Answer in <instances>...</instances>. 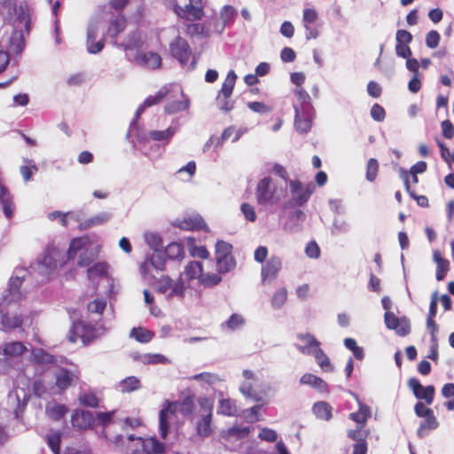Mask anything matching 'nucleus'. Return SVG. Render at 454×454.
I'll use <instances>...</instances> for the list:
<instances>
[{
    "mask_svg": "<svg viewBox=\"0 0 454 454\" xmlns=\"http://www.w3.org/2000/svg\"><path fill=\"white\" fill-rule=\"evenodd\" d=\"M194 403L191 397H186L182 403L166 400L159 413L160 434L166 439L170 429V419L174 417L177 410L184 416L191 415L193 411Z\"/></svg>",
    "mask_w": 454,
    "mask_h": 454,
    "instance_id": "f257e3e1",
    "label": "nucleus"
},
{
    "mask_svg": "<svg viewBox=\"0 0 454 454\" xmlns=\"http://www.w3.org/2000/svg\"><path fill=\"white\" fill-rule=\"evenodd\" d=\"M67 260V254L62 251L56 247H49L42 257L31 264V270L36 271L43 278H47L59 267L63 266Z\"/></svg>",
    "mask_w": 454,
    "mask_h": 454,
    "instance_id": "f03ea898",
    "label": "nucleus"
},
{
    "mask_svg": "<svg viewBox=\"0 0 454 454\" xmlns=\"http://www.w3.org/2000/svg\"><path fill=\"white\" fill-rule=\"evenodd\" d=\"M255 196L259 205L274 206L284 198L285 191L267 176L258 182Z\"/></svg>",
    "mask_w": 454,
    "mask_h": 454,
    "instance_id": "7ed1b4c3",
    "label": "nucleus"
},
{
    "mask_svg": "<svg viewBox=\"0 0 454 454\" xmlns=\"http://www.w3.org/2000/svg\"><path fill=\"white\" fill-rule=\"evenodd\" d=\"M88 239L84 238L74 239L67 252V259L73 260L78 255L77 264L81 267L89 266L96 258V253L86 247Z\"/></svg>",
    "mask_w": 454,
    "mask_h": 454,
    "instance_id": "20e7f679",
    "label": "nucleus"
},
{
    "mask_svg": "<svg viewBox=\"0 0 454 454\" xmlns=\"http://www.w3.org/2000/svg\"><path fill=\"white\" fill-rule=\"evenodd\" d=\"M169 51L171 56L177 59L184 68L187 70H193L195 68L197 61L194 57H192L191 48L185 39L176 36L170 43Z\"/></svg>",
    "mask_w": 454,
    "mask_h": 454,
    "instance_id": "39448f33",
    "label": "nucleus"
},
{
    "mask_svg": "<svg viewBox=\"0 0 454 454\" xmlns=\"http://www.w3.org/2000/svg\"><path fill=\"white\" fill-rule=\"evenodd\" d=\"M232 245L223 240L215 243L216 270L220 274L231 271L236 267V260L232 255Z\"/></svg>",
    "mask_w": 454,
    "mask_h": 454,
    "instance_id": "423d86ee",
    "label": "nucleus"
},
{
    "mask_svg": "<svg viewBox=\"0 0 454 454\" xmlns=\"http://www.w3.org/2000/svg\"><path fill=\"white\" fill-rule=\"evenodd\" d=\"M154 285L158 293L167 294L168 299L178 297L182 299L184 296L185 286L181 278L174 282L168 276H162L160 278L148 281Z\"/></svg>",
    "mask_w": 454,
    "mask_h": 454,
    "instance_id": "0eeeda50",
    "label": "nucleus"
},
{
    "mask_svg": "<svg viewBox=\"0 0 454 454\" xmlns=\"http://www.w3.org/2000/svg\"><path fill=\"white\" fill-rule=\"evenodd\" d=\"M31 269L27 270L24 268H16L13 275L10 278L9 287L4 290L2 294V303L4 304L7 301H18L21 298V293L20 287L26 278L27 274L35 273Z\"/></svg>",
    "mask_w": 454,
    "mask_h": 454,
    "instance_id": "6e6552de",
    "label": "nucleus"
},
{
    "mask_svg": "<svg viewBox=\"0 0 454 454\" xmlns=\"http://www.w3.org/2000/svg\"><path fill=\"white\" fill-rule=\"evenodd\" d=\"M166 257V254L163 250H155L141 264L140 271L146 281L155 279V276L153 274L152 270H155L156 271H162L165 270Z\"/></svg>",
    "mask_w": 454,
    "mask_h": 454,
    "instance_id": "1a4fd4ad",
    "label": "nucleus"
},
{
    "mask_svg": "<svg viewBox=\"0 0 454 454\" xmlns=\"http://www.w3.org/2000/svg\"><path fill=\"white\" fill-rule=\"evenodd\" d=\"M177 129L176 127L170 126L165 130L150 131L148 135L144 134L142 132H137L136 134V137L137 138V141L143 145L141 150L145 155H148L149 153L145 151V146L150 140L160 142L162 145L165 146L169 143V141L172 139Z\"/></svg>",
    "mask_w": 454,
    "mask_h": 454,
    "instance_id": "9d476101",
    "label": "nucleus"
},
{
    "mask_svg": "<svg viewBox=\"0 0 454 454\" xmlns=\"http://www.w3.org/2000/svg\"><path fill=\"white\" fill-rule=\"evenodd\" d=\"M143 44L144 40L141 33L137 30L129 32L121 43H118L117 41L114 42V46L123 49L129 61H130V55L136 56L137 52H140Z\"/></svg>",
    "mask_w": 454,
    "mask_h": 454,
    "instance_id": "9b49d317",
    "label": "nucleus"
},
{
    "mask_svg": "<svg viewBox=\"0 0 454 454\" xmlns=\"http://www.w3.org/2000/svg\"><path fill=\"white\" fill-rule=\"evenodd\" d=\"M135 449L131 454H160L164 452L165 446L155 437L142 439L138 437L134 443Z\"/></svg>",
    "mask_w": 454,
    "mask_h": 454,
    "instance_id": "f8f14e48",
    "label": "nucleus"
},
{
    "mask_svg": "<svg viewBox=\"0 0 454 454\" xmlns=\"http://www.w3.org/2000/svg\"><path fill=\"white\" fill-rule=\"evenodd\" d=\"M384 321L387 328L394 330L399 336H406L411 332L410 321L407 317H397L393 312L386 311Z\"/></svg>",
    "mask_w": 454,
    "mask_h": 454,
    "instance_id": "ddd939ff",
    "label": "nucleus"
},
{
    "mask_svg": "<svg viewBox=\"0 0 454 454\" xmlns=\"http://www.w3.org/2000/svg\"><path fill=\"white\" fill-rule=\"evenodd\" d=\"M100 28V21L99 20H90L88 27H87V40H86V46L87 51L90 54H97L100 52L104 46V41L98 40L95 43L96 38L98 35Z\"/></svg>",
    "mask_w": 454,
    "mask_h": 454,
    "instance_id": "4468645a",
    "label": "nucleus"
},
{
    "mask_svg": "<svg viewBox=\"0 0 454 454\" xmlns=\"http://www.w3.org/2000/svg\"><path fill=\"white\" fill-rule=\"evenodd\" d=\"M130 62L140 67L155 69L160 67L161 58L159 54L153 51H140L137 52L136 56L130 55Z\"/></svg>",
    "mask_w": 454,
    "mask_h": 454,
    "instance_id": "2eb2a0df",
    "label": "nucleus"
},
{
    "mask_svg": "<svg viewBox=\"0 0 454 454\" xmlns=\"http://www.w3.org/2000/svg\"><path fill=\"white\" fill-rule=\"evenodd\" d=\"M242 375L245 380L239 386L240 393L247 399L254 402L261 401V395L253 389L254 383L256 381L254 373L251 370H244Z\"/></svg>",
    "mask_w": 454,
    "mask_h": 454,
    "instance_id": "dca6fc26",
    "label": "nucleus"
},
{
    "mask_svg": "<svg viewBox=\"0 0 454 454\" xmlns=\"http://www.w3.org/2000/svg\"><path fill=\"white\" fill-rule=\"evenodd\" d=\"M288 184L291 193V200L285 207H287L289 205L301 207L308 202V194L305 193L304 186L300 181L289 180Z\"/></svg>",
    "mask_w": 454,
    "mask_h": 454,
    "instance_id": "f3484780",
    "label": "nucleus"
},
{
    "mask_svg": "<svg viewBox=\"0 0 454 454\" xmlns=\"http://www.w3.org/2000/svg\"><path fill=\"white\" fill-rule=\"evenodd\" d=\"M79 373L76 371H70L60 368L55 373V384L59 390H66L78 380Z\"/></svg>",
    "mask_w": 454,
    "mask_h": 454,
    "instance_id": "a211bd4d",
    "label": "nucleus"
},
{
    "mask_svg": "<svg viewBox=\"0 0 454 454\" xmlns=\"http://www.w3.org/2000/svg\"><path fill=\"white\" fill-rule=\"evenodd\" d=\"M305 214L301 209L290 212L287 220L283 224V230L287 233H298L302 231V223L305 220Z\"/></svg>",
    "mask_w": 454,
    "mask_h": 454,
    "instance_id": "6ab92c4d",
    "label": "nucleus"
},
{
    "mask_svg": "<svg viewBox=\"0 0 454 454\" xmlns=\"http://www.w3.org/2000/svg\"><path fill=\"white\" fill-rule=\"evenodd\" d=\"M282 267V261L278 256H272L262 268V283L272 282L278 276Z\"/></svg>",
    "mask_w": 454,
    "mask_h": 454,
    "instance_id": "aec40b11",
    "label": "nucleus"
},
{
    "mask_svg": "<svg viewBox=\"0 0 454 454\" xmlns=\"http://www.w3.org/2000/svg\"><path fill=\"white\" fill-rule=\"evenodd\" d=\"M92 331L93 329L82 321L74 322L71 330V335L69 336V340L71 342H75L77 337H79L84 343L86 341H90V340L95 337Z\"/></svg>",
    "mask_w": 454,
    "mask_h": 454,
    "instance_id": "412c9836",
    "label": "nucleus"
},
{
    "mask_svg": "<svg viewBox=\"0 0 454 454\" xmlns=\"http://www.w3.org/2000/svg\"><path fill=\"white\" fill-rule=\"evenodd\" d=\"M294 128L301 134L308 133L312 127L313 119L316 113L312 112H294Z\"/></svg>",
    "mask_w": 454,
    "mask_h": 454,
    "instance_id": "4be33fe9",
    "label": "nucleus"
},
{
    "mask_svg": "<svg viewBox=\"0 0 454 454\" xmlns=\"http://www.w3.org/2000/svg\"><path fill=\"white\" fill-rule=\"evenodd\" d=\"M294 95L296 97V101L294 103V112L315 111L311 104L310 96L302 87H296Z\"/></svg>",
    "mask_w": 454,
    "mask_h": 454,
    "instance_id": "5701e85b",
    "label": "nucleus"
},
{
    "mask_svg": "<svg viewBox=\"0 0 454 454\" xmlns=\"http://www.w3.org/2000/svg\"><path fill=\"white\" fill-rule=\"evenodd\" d=\"M71 422L74 427L86 429L92 426L94 416L89 411H75L72 416Z\"/></svg>",
    "mask_w": 454,
    "mask_h": 454,
    "instance_id": "b1692460",
    "label": "nucleus"
},
{
    "mask_svg": "<svg viewBox=\"0 0 454 454\" xmlns=\"http://www.w3.org/2000/svg\"><path fill=\"white\" fill-rule=\"evenodd\" d=\"M0 204L6 218L11 219L14 215L15 206L9 190L0 182Z\"/></svg>",
    "mask_w": 454,
    "mask_h": 454,
    "instance_id": "393cba45",
    "label": "nucleus"
},
{
    "mask_svg": "<svg viewBox=\"0 0 454 454\" xmlns=\"http://www.w3.org/2000/svg\"><path fill=\"white\" fill-rule=\"evenodd\" d=\"M112 218V214L109 212H100L79 223V230L83 231L89 229L103 225Z\"/></svg>",
    "mask_w": 454,
    "mask_h": 454,
    "instance_id": "a878e982",
    "label": "nucleus"
},
{
    "mask_svg": "<svg viewBox=\"0 0 454 454\" xmlns=\"http://www.w3.org/2000/svg\"><path fill=\"white\" fill-rule=\"evenodd\" d=\"M298 339L301 340L303 344H296L295 347L304 355H311L315 349L320 347V342L312 334H299Z\"/></svg>",
    "mask_w": 454,
    "mask_h": 454,
    "instance_id": "bb28decb",
    "label": "nucleus"
},
{
    "mask_svg": "<svg viewBox=\"0 0 454 454\" xmlns=\"http://www.w3.org/2000/svg\"><path fill=\"white\" fill-rule=\"evenodd\" d=\"M4 356L19 357L27 351V347L21 341H10L0 347Z\"/></svg>",
    "mask_w": 454,
    "mask_h": 454,
    "instance_id": "cd10ccee",
    "label": "nucleus"
},
{
    "mask_svg": "<svg viewBox=\"0 0 454 454\" xmlns=\"http://www.w3.org/2000/svg\"><path fill=\"white\" fill-rule=\"evenodd\" d=\"M300 383L311 386L321 393L326 392L328 389V386L325 380L311 373L303 374L300 379Z\"/></svg>",
    "mask_w": 454,
    "mask_h": 454,
    "instance_id": "c85d7f7f",
    "label": "nucleus"
},
{
    "mask_svg": "<svg viewBox=\"0 0 454 454\" xmlns=\"http://www.w3.org/2000/svg\"><path fill=\"white\" fill-rule=\"evenodd\" d=\"M359 409L356 412L349 414V419L355 421L357 426L364 427L367 419L371 417V408L358 401Z\"/></svg>",
    "mask_w": 454,
    "mask_h": 454,
    "instance_id": "c756f323",
    "label": "nucleus"
},
{
    "mask_svg": "<svg viewBox=\"0 0 454 454\" xmlns=\"http://www.w3.org/2000/svg\"><path fill=\"white\" fill-rule=\"evenodd\" d=\"M219 397L218 413L229 417L236 416L238 409L235 401L230 398H223L222 392L219 393Z\"/></svg>",
    "mask_w": 454,
    "mask_h": 454,
    "instance_id": "7c9ffc66",
    "label": "nucleus"
},
{
    "mask_svg": "<svg viewBox=\"0 0 454 454\" xmlns=\"http://www.w3.org/2000/svg\"><path fill=\"white\" fill-rule=\"evenodd\" d=\"M142 387L141 380L136 376H129L118 384V390L121 393H131Z\"/></svg>",
    "mask_w": 454,
    "mask_h": 454,
    "instance_id": "2f4dec72",
    "label": "nucleus"
},
{
    "mask_svg": "<svg viewBox=\"0 0 454 454\" xmlns=\"http://www.w3.org/2000/svg\"><path fill=\"white\" fill-rule=\"evenodd\" d=\"M126 26L127 20L125 17L119 15L111 20L106 34L116 41L118 35L126 28Z\"/></svg>",
    "mask_w": 454,
    "mask_h": 454,
    "instance_id": "473e14b6",
    "label": "nucleus"
},
{
    "mask_svg": "<svg viewBox=\"0 0 454 454\" xmlns=\"http://www.w3.org/2000/svg\"><path fill=\"white\" fill-rule=\"evenodd\" d=\"M212 414H200V419L196 425L197 434L200 436L207 437L212 432L211 428Z\"/></svg>",
    "mask_w": 454,
    "mask_h": 454,
    "instance_id": "72a5a7b5",
    "label": "nucleus"
},
{
    "mask_svg": "<svg viewBox=\"0 0 454 454\" xmlns=\"http://www.w3.org/2000/svg\"><path fill=\"white\" fill-rule=\"evenodd\" d=\"M312 411L317 419L329 420L332 418V407L326 402H317L314 403Z\"/></svg>",
    "mask_w": 454,
    "mask_h": 454,
    "instance_id": "f704fd0d",
    "label": "nucleus"
},
{
    "mask_svg": "<svg viewBox=\"0 0 454 454\" xmlns=\"http://www.w3.org/2000/svg\"><path fill=\"white\" fill-rule=\"evenodd\" d=\"M315 357V360L317 364L320 366L322 370L325 372H333V366L331 364V361L327 355L322 350V348L319 347L317 349L314 350V352L311 354Z\"/></svg>",
    "mask_w": 454,
    "mask_h": 454,
    "instance_id": "c9c22d12",
    "label": "nucleus"
},
{
    "mask_svg": "<svg viewBox=\"0 0 454 454\" xmlns=\"http://www.w3.org/2000/svg\"><path fill=\"white\" fill-rule=\"evenodd\" d=\"M203 271L202 262L193 261L189 262L184 269V275L189 280L201 278Z\"/></svg>",
    "mask_w": 454,
    "mask_h": 454,
    "instance_id": "e433bc0d",
    "label": "nucleus"
},
{
    "mask_svg": "<svg viewBox=\"0 0 454 454\" xmlns=\"http://www.w3.org/2000/svg\"><path fill=\"white\" fill-rule=\"evenodd\" d=\"M237 74L233 70H230L218 93L225 97H231L236 83Z\"/></svg>",
    "mask_w": 454,
    "mask_h": 454,
    "instance_id": "4c0bfd02",
    "label": "nucleus"
},
{
    "mask_svg": "<svg viewBox=\"0 0 454 454\" xmlns=\"http://www.w3.org/2000/svg\"><path fill=\"white\" fill-rule=\"evenodd\" d=\"M154 334L153 332L143 327H134L131 329L129 337L135 339L140 343H148L152 340Z\"/></svg>",
    "mask_w": 454,
    "mask_h": 454,
    "instance_id": "58836bf2",
    "label": "nucleus"
},
{
    "mask_svg": "<svg viewBox=\"0 0 454 454\" xmlns=\"http://www.w3.org/2000/svg\"><path fill=\"white\" fill-rule=\"evenodd\" d=\"M21 392L23 394L22 401L20 400V395L18 391L10 393V395L8 396L10 403H17V408L15 410L16 418H19V416H20L19 413L25 409V407L27 406V400L29 398L28 395L24 392L23 389H21Z\"/></svg>",
    "mask_w": 454,
    "mask_h": 454,
    "instance_id": "ea45409f",
    "label": "nucleus"
},
{
    "mask_svg": "<svg viewBox=\"0 0 454 454\" xmlns=\"http://www.w3.org/2000/svg\"><path fill=\"white\" fill-rule=\"evenodd\" d=\"M164 252L170 260H182L184 256V247L177 242H172L168 245Z\"/></svg>",
    "mask_w": 454,
    "mask_h": 454,
    "instance_id": "a19ab883",
    "label": "nucleus"
},
{
    "mask_svg": "<svg viewBox=\"0 0 454 454\" xmlns=\"http://www.w3.org/2000/svg\"><path fill=\"white\" fill-rule=\"evenodd\" d=\"M32 360L38 364H50L55 362L54 356L43 348L33 349Z\"/></svg>",
    "mask_w": 454,
    "mask_h": 454,
    "instance_id": "79ce46f5",
    "label": "nucleus"
},
{
    "mask_svg": "<svg viewBox=\"0 0 454 454\" xmlns=\"http://www.w3.org/2000/svg\"><path fill=\"white\" fill-rule=\"evenodd\" d=\"M24 48V39L21 32L13 31L9 43V49L16 54H20Z\"/></svg>",
    "mask_w": 454,
    "mask_h": 454,
    "instance_id": "37998d69",
    "label": "nucleus"
},
{
    "mask_svg": "<svg viewBox=\"0 0 454 454\" xmlns=\"http://www.w3.org/2000/svg\"><path fill=\"white\" fill-rule=\"evenodd\" d=\"M180 228L185 230H200L206 226L204 220L200 216H192L185 218L181 223Z\"/></svg>",
    "mask_w": 454,
    "mask_h": 454,
    "instance_id": "c03bdc74",
    "label": "nucleus"
},
{
    "mask_svg": "<svg viewBox=\"0 0 454 454\" xmlns=\"http://www.w3.org/2000/svg\"><path fill=\"white\" fill-rule=\"evenodd\" d=\"M351 230V225L348 222L342 219H334L332 228L331 233L333 236L346 234L349 232Z\"/></svg>",
    "mask_w": 454,
    "mask_h": 454,
    "instance_id": "a18cd8bd",
    "label": "nucleus"
},
{
    "mask_svg": "<svg viewBox=\"0 0 454 454\" xmlns=\"http://www.w3.org/2000/svg\"><path fill=\"white\" fill-rule=\"evenodd\" d=\"M186 30L192 36L208 37L210 35V31L201 23L189 24Z\"/></svg>",
    "mask_w": 454,
    "mask_h": 454,
    "instance_id": "49530a36",
    "label": "nucleus"
},
{
    "mask_svg": "<svg viewBox=\"0 0 454 454\" xmlns=\"http://www.w3.org/2000/svg\"><path fill=\"white\" fill-rule=\"evenodd\" d=\"M107 264L105 262H98L88 269L87 274L90 280L93 281L98 277H103L106 274Z\"/></svg>",
    "mask_w": 454,
    "mask_h": 454,
    "instance_id": "de8ad7c7",
    "label": "nucleus"
},
{
    "mask_svg": "<svg viewBox=\"0 0 454 454\" xmlns=\"http://www.w3.org/2000/svg\"><path fill=\"white\" fill-rule=\"evenodd\" d=\"M193 4H187L184 7L176 4L174 7L175 12L181 18L186 19L188 20H198L201 18H193Z\"/></svg>",
    "mask_w": 454,
    "mask_h": 454,
    "instance_id": "09e8293b",
    "label": "nucleus"
},
{
    "mask_svg": "<svg viewBox=\"0 0 454 454\" xmlns=\"http://www.w3.org/2000/svg\"><path fill=\"white\" fill-rule=\"evenodd\" d=\"M192 379L196 381H202L210 386L215 385L222 381L221 378L217 374L210 372H201L195 374L192 377Z\"/></svg>",
    "mask_w": 454,
    "mask_h": 454,
    "instance_id": "8fccbe9b",
    "label": "nucleus"
},
{
    "mask_svg": "<svg viewBox=\"0 0 454 454\" xmlns=\"http://www.w3.org/2000/svg\"><path fill=\"white\" fill-rule=\"evenodd\" d=\"M145 241L153 251L160 250L162 247L161 237L156 232L145 233Z\"/></svg>",
    "mask_w": 454,
    "mask_h": 454,
    "instance_id": "3c124183",
    "label": "nucleus"
},
{
    "mask_svg": "<svg viewBox=\"0 0 454 454\" xmlns=\"http://www.w3.org/2000/svg\"><path fill=\"white\" fill-rule=\"evenodd\" d=\"M106 307V301L105 299H95L87 305V310L90 314L102 315Z\"/></svg>",
    "mask_w": 454,
    "mask_h": 454,
    "instance_id": "603ef678",
    "label": "nucleus"
},
{
    "mask_svg": "<svg viewBox=\"0 0 454 454\" xmlns=\"http://www.w3.org/2000/svg\"><path fill=\"white\" fill-rule=\"evenodd\" d=\"M80 403L87 407L95 408L98 406L99 400L98 396L92 392H85L79 396Z\"/></svg>",
    "mask_w": 454,
    "mask_h": 454,
    "instance_id": "864d4df0",
    "label": "nucleus"
},
{
    "mask_svg": "<svg viewBox=\"0 0 454 454\" xmlns=\"http://www.w3.org/2000/svg\"><path fill=\"white\" fill-rule=\"evenodd\" d=\"M245 325L244 317L239 314H232L223 325L231 331L238 330Z\"/></svg>",
    "mask_w": 454,
    "mask_h": 454,
    "instance_id": "5fc2aeb1",
    "label": "nucleus"
},
{
    "mask_svg": "<svg viewBox=\"0 0 454 454\" xmlns=\"http://www.w3.org/2000/svg\"><path fill=\"white\" fill-rule=\"evenodd\" d=\"M67 411L68 409L62 404H54L53 406L47 408L49 416L54 420H59Z\"/></svg>",
    "mask_w": 454,
    "mask_h": 454,
    "instance_id": "6e6d98bb",
    "label": "nucleus"
},
{
    "mask_svg": "<svg viewBox=\"0 0 454 454\" xmlns=\"http://www.w3.org/2000/svg\"><path fill=\"white\" fill-rule=\"evenodd\" d=\"M142 362L148 364H165L169 363L168 359L160 354H145Z\"/></svg>",
    "mask_w": 454,
    "mask_h": 454,
    "instance_id": "4d7b16f0",
    "label": "nucleus"
},
{
    "mask_svg": "<svg viewBox=\"0 0 454 454\" xmlns=\"http://www.w3.org/2000/svg\"><path fill=\"white\" fill-rule=\"evenodd\" d=\"M231 97H225L218 93L216 97V104L218 108L225 113L231 111L234 107V101L231 100Z\"/></svg>",
    "mask_w": 454,
    "mask_h": 454,
    "instance_id": "13d9d810",
    "label": "nucleus"
},
{
    "mask_svg": "<svg viewBox=\"0 0 454 454\" xmlns=\"http://www.w3.org/2000/svg\"><path fill=\"white\" fill-rule=\"evenodd\" d=\"M236 15V10L231 5H224L220 12L222 21L228 26L234 20Z\"/></svg>",
    "mask_w": 454,
    "mask_h": 454,
    "instance_id": "bf43d9fd",
    "label": "nucleus"
},
{
    "mask_svg": "<svg viewBox=\"0 0 454 454\" xmlns=\"http://www.w3.org/2000/svg\"><path fill=\"white\" fill-rule=\"evenodd\" d=\"M379 164L376 159H370L366 167V179L369 182H373L378 175Z\"/></svg>",
    "mask_w": 454,
    "mask_h": 454,
    "instance_id": "052dcab7",
    "label": "nucleus"
},
{
    "mask_svg": "<svg viewBox=\"0 0 454 454\" xmlns=\"http://www.w3.org/2000/svg\"><path fill=\"white\" fill-rule=\"evenodd\" d=\"M419 397H416L417 399L425 400L427 405H430L434 402V387L432 385L423 387L421 391L419 393Z\"/></svg>",
    "mask_w": 454,
    "mask_h": 454,
    "instance_id": "680f3d73",
    "label": "nucleus"
},
{
    "mask_svg": "<svg viewBox=\"0 0 454 454\" xmlns=\"http://www.w3.org/2000/svg\"><path fill=\"white\" fill-rule=\"evenodd\" d=\"M188 106H189V104L187 101H180V100L173 101V102L168 103L165 106V112L168 114H175V113L181 112V111L187 109Z\"/></svg>",
    "mask_w": 454,
    "mask_h": 454,
    "instance_id": "e2e57ef3",
    "label": "nucleus"
},
{
    "mask_svg": "<svg viewBox=\"0 0 454 454\" xmlns=\"http://www.w3.org/2000/svg\"><path fill=\"white\" fill-rule=\"evenodd\" d=\"M60 442L61 438L59 433H53L48 435L47 442L53 454H60Z\"/></svg>",
    "mask_w": 454,
    "mask_h": 454,
    "instance_id": "0e129e2a",
    "label": "nucleus"
},
{
    "mask_svg": "<svg viewBox=\"0 0 454 454\" xmlns=\"http://www.w3.org/2000/svg\"><path fill=\"white\" fill-rule=\"evenodd\" d=\"M286 297H287V292L285 288H281V289L278 290L272 297V301H271L272 306L275 309H280L286 302Z\"/></svg>",
    "mask_w": 454,
    "mask_h": 454,
    "instance_id": "69168bd1",
    "label": "nucleus"
},
{
    "mask_svg": "<svg viewBox=\"0 0 454 454\" xmlns=\"http://www.w3.org/2000/svg\"><path fill=\"white\" fill-rule=\"evenodd\" d=\"M219 274L220 273H212L206 276L202 275L200 282L205 286H215L222 281V278Z\"/></svg>",
    "mask_w": 454,
    "mask_h": 454,
    "instance_id": "338daca9",
    "label": "nucleus"
},
{
    "mask_svg": "<svg viewBox=\"0 0 454 454\" xmlns=\"http://www.w3.org/2000/svg\"><path fill=\"white\" fill-rule=\"evenodd\" d=\"M441 35L436 30H431L427 34L426 45L430 49H434L440 43Z\"/></svg>",
    "mask_w": 454,
    "mask_h": 454,
    "instance_id": "774afa93",
    "label": "nucleus"
}]
</instances>
